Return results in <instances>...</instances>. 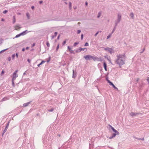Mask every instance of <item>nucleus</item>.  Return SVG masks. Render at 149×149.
<instances>
[{
  "label": "nucleus",
  "mask_w": 149,
  "mask_h": 149,
  "mask_svg": "<svg viewBox=\"0 0 149 149\" xmlns=\"http://www.w3.org/2000/svg\"><path fill=\"white\" fill-rule=\"evenodd\" d=\"M8 10H4V11H3V14H6L8 12Z\"/></svg>",
  "instance_id": "obj_38"
},
{
  "label": "nucleus",
  "mask_w": 149,
  "mask_h": 149,
  "mask_svg": "<svg viewBox=\"0 0 149 149\" xmlns=\"http://www.w3.org/2000/svg\"><path fill=\"white\" fill-rule=\"evenodd\" d=\"M45 62V61L44 60H42L41 62L38 64L37 65V66L38 67H39L43 63H44Z\"/></svg>",
  "instance_id": "obj_15"
},
{
  "label": "nucleus",
  "mask_w": 149,
  "mask_h": 149,
  "mask_svg": "<svg viewBox=\"0 0 149 149\" xmlns=\"http://www.w3.org/2000/svg\"><path fill=\"white\" fill-rule=\"evenodd\" d=\"M112 33H110L109 35L108 36H107V39H109L111 36V35H112Z\"/></svg>",
  "instance_id": "obj_31"
},
{
  "label": "nucleus",
  "mask_w": 149,
  "mask_h": 149,
  "mask_svg": "<svg viewBox=\"0 0 149 149\" xmlns=\"http://www.w3.org/2000/svg\"><path fill=\"white\" fill-rule=\"evenodd\" d=\"M101 13L100 12H99L98 13V15H97V18H99L100 17V15H101Z\"/></svg>",
  "instance_id": "obj_28"
},
{
  "label": "nucleus",
  "mask_w": 149,
  "mask_h": 149,
  "mask_svg": "<svg viewBox=\"0 0 149 149\" xmlns=\"http://www.w3.org/2000/svg\"><path fill=\"white\" fill-rule=\"evenodd\" d=\"M7 129H8V128H6V127L5 128V129H4V130H3V132L2 133V135H3L4 133L6 131Z\"/></svg>",
  "instance_id": "obj_27"
},
{
  "label": "nucleus",
  "mask_w": 149,
  "mask_h": 149,
  "mask_svg": "<svg viewBox=\"0 0 149 149\" xmlns=\"http://www.w3.org/2000/svg\"><path fill=\"white\" fill-rule=\"evenodd\" d=\"M15 56L17 58L18 57V54L17 53H16L15 54Z\"/></svg>",
  "instance_id": "obj_50"
},
{
  "label": "nucleus",
  "mask_w": 149,
  "mask_h": 149,
  "mask_svg": "<svg viewBox=\"0 0 149 149\" xmlns=\"http://www.w3.org/2000/svg\"><path fill=\"white\" fill-rule=\"evenodd\" d=\"M46 45L47 47H50V44L48 41H47L46 42Z\"/></svg>",
  "instance_id": "obj_32"
},
{
  "label": "nucleus",
  "mask_w": 149,
  "mask_h": 149,
  "mask_svg": "<svg viewBox=\"0 0 149 149\" xmlns=\"http://www.w3.org/2000/svg\"><path fill=\"white\" fill-rule=\"evenodd\" d=\"M32 102V101H30L27 103H24L23 105V106L24 107H26L29 105V104H31V103Z\"/></svg>",
  "instance_id": "obj_10"
},
{
  "label": "nucleus",
  "mask_w": 149,
  "mask_h": 149,
  "mask_svg": "<svg viewBox=\"0 0 149 149\" xmlns=\"http://www.w3.org/2000/svg\"><path fill=\"white\" fill-rule=\"evenodd\" d=\"M88 45H89L88 43V42H86L85 43V44H84V46H88Z\"/></svg>",
  "instance_id": "obj_39"
},
{
  "label": "nucleus",
  "mask_w": 149,
  "mask_h": 149,
  "mask_svg": "<svg viewBox=\"0 0 149 149\" xmlns=\"http://www.w3.org/2000/svg\"><path fill=\"white\" fill-rule=\"evenodd\" d=\"M103 67L104 68L107 67V64L105 62H104L103 63Z\"/></svg>",
  "instance_id": "obj_30"
},
{
  "label": "nucleus",
  "mask_w": 149,
  "mask_h": 149,
  "mask_svg": "<svg viewBox=\"0 0 149 149\" xmlns=\"http://www.w3.org/2000/svg\"><path fill=\"white\" fill-rule=\"evenodd\" d=\"M109 84L110 85L112 86L113 85V84L112 82L111 81L109 83Z\"/></svg>",
  "instance_id": "obj_51"
},
{
  "label": "nucleus",
  "mask_w": 149,
  "mask_h": 149,
  "mask_svg": "<svg viewBox=\"0 0 149 149\" xmlns=\"http://www.w3.org/2000/svg\"><path fill=\"white\" fill-rule=\"evenodd\" d=\"M120 134L119 132H117V133L114 132V133H113L111 135V136L109 137V139H112L113 138L115 137L116 135H119Z\"/></svg>",
  "instance_id": "obj_6"
},
{
  "label": "nucleus",
  "mask_w": 149,
  "mask_h": 149,
  "mask_svg": "<svg viewBox=\"0 0 149 149\" xmlns=\"http://www.w3.org/2000/svg\"><path fill=\"white\" fill-rule=\"evenodd\" d=\"M104 58H106L108 61H111V60L109 59L107 56H104Z\"/></svg>",
  "instance_id": "obj_35"
},
{
  "label": "nucleus",
  "mask_w": 149,
  "mask_h": 149,
  "mask_svg": "<svg viewBox=\"0 0 149 149\" xmlns=\"http://www.w3.org/2000/svg\"><path fill=\"white\" fill-rule=\"evenodd\" d=\"M92 59L94 61H102V59L101 58H98L96 56H92Z\"/></svg>",
  "instance_id": "obj_4"
},
{
  "label": "nucleus",
  "mask_w": 149,
  "mask_h": 149,
  "mask_svg": "<svg viewBox=\"0 0 149 149\" xmlns=\"http://www.w3.org/2000/svg\"><path fill=\"white\" fill-rule=\"evenodd\" d=\"M18 72L17 70H16L15 72H14L13 73H14V74H17V72Z\"/></svg>",
  "instance_id": "obj_60"
},
{
  "label": "nucleus",
  "mask_w": 149,
  "mask_h": 149,
  "mask_svg": "<svg viewBox=\"0 0 149 149\" xmlns=\"http://www.w3.org/2000/svg\"><path fill=\"white\" fill-rule=\"evenodd\" d=\"M99 32L98 31H97V32L95 33V34L94 35V36H96L98 34V33H99Z\"/></svg>",
  "instance_id": "obj_49"
},
{
  "label": "nucleus",
  "mask_w": 149,
  "mask_h": 149,
  "mask_svg": "<svg viewBox=\"0 0 149 149\" xmlns=\"http://www.w3.org/2000/svg\"><path fill=\"white\" fill-rule=\"evenodd\" d=\"M25 48H23L22 49V52H24L25 50Z\"/></svg>",
  "instance_id": "obj_57"
},
{
  "label": "nucleus",
  "mask_w": 149,
  "mask_h": 149,
  "mask_svg": "<svg viewBox=\"0 0 149 149\" xmlns=\"http://www.w3.org/2000/svg\"><path fill=\"white\" fill-rule=\"evenodd\" d=\"M35 45H36V44L35 43H33V44L31 46V47H34L35 46Z\"/></svg>",
  "instance_id": "obj_47"
},
{
  "label": "nucleus",
  "mask_w": 149,
  "mask_h": 149,
  "mask_svg": "<svg viewBox=\"0 0 149 149\" xmlns=\"http://www.w3.org/2000/svg\"><path fill=\"white\" fill-rule=\"evenodd\" d=\"M34 6H32L31 7V8L32 10H33L34 9Z\"/></svg>",
  "instance_id": "obj_58"
},
{
  "label": "nucleus",
  "mask_w": 149,
  "mask_h": 149,
  "mask_svg": "<svg viewBox=\"0 0 149 149\" xmlns=\"http://www.w3.org/2000/svg\"><path fill=\"white\" fill-rule=\"evenodd\" d=\"M116 28L115 27H114L113 29V30L112 31L111 33L112 34L115 31V30H116Z\"/></svg>",
  "instance_id": "obj_36"
},
{
  "label": "nucleus",
  "mask_w": 149,
  "mask_h": 149,
  "mask_svg": "<svg viewBox=\"0 0 149 149\" xmlns=\"http://www.w3.org/2000/svg\"><path fill=\"white\" fill-rule=\"evenodd\" d=\"M72 7V3L70 2H69V8H71Z\"/></svg>",
  "instance_id": "obj_45"
},
{
  "label": "nucleus",
  "mask_w": 149,
  "mask_h": 149,
  "mask_svg": "<svg viewBox=\"0 0 149 149\" xmlns=\"http://www.w3.org/2000/svg\"><path fill=\"white\" fill-rule=\"evenodd\" d=\"M70 54H75V53L74 52V51H73V50H71L70 51Z\"/></svg>",
  "instance_id": "obj_43"
},
{
  "label": "nucleus",
  "mask_w": 149,
  "mask_h": 149,
  "mask_svg": "<svg viewBox=\"0 0 149 149\" xmlns=\"http://www.w3.org/2000/svg\"><path fill=\"white\" fill-rule=\"evenodd\" d=\"M47 136L46 135H44L42 137V140L43 143H45L46 141V140L47 138Z\"/></svg>",
  "instance_id": "obj_12"
},
{
  "label": "nucleus",
  "mask_w": 149,
  "mask_h": 149,
  "mask_svg": "<svg viewBox=\"0 0 149 149\" xmlns=\"http://www.w3.org/2000/svg\"><path fill=\"white\" fill-rule=\"evenodd\" d=\"M27 61L29 63H30L31 62V60L29 59H28Z\"/></svg>",
  "instance_id": "obj_56"
},
{
  "label": "nucleus",
  "mask_w": 149,
  "mask_h": 149,
  "mask_svg": "<svg viewBox=\"0 0 149 149\" xmlns=\"http://www.w3.org/2000/svg\"><path fill=\"white\" fill-rule=\"evenodd\" d=\"M147 81L148 82V83L149 84V77H148L147 79Z\"/></svg>",
  "instance_id": "obj_59"
},
{
  "label": "nucleus",
  "mask_w": 149,
  "mask_h": 149,
  "mask_svg": "<svg viewBox=\"0 0 149 149\" xmlns=\"http://www.w3.org/2000/svg\"><path fill=\"white\" fill-rule=\"evenodd\" d=\"M60 35H59L58 36V37H57V39H58H58H59V38H60Z\"/></svg>",
  "instance_id": "obj_62"
},
{
  "label": "nucleus",
  "mask_w": 149,
  "mask_h": 149,
  "mask_svg": "<svg viewBox=\"0 0 149 149\" xmlns=\"http://www.w3.org/2000/svg\"><path fill=\"white\" fill-rule=\"evenodd\" d=\"M15 80L12 79V84L13 87H14L15 86V83L14 82V80Z\"/></svg>",
  "instance_id": "obj_23"
},
{
  "label": "nucleus",
  "mask_w": 149,
  "mask_h": 149,
  "mask_svg": "<svg viewBox=\"0 0 149 149\" xmlns=\"http://www.w3.org/2000/svg\"><path fill=\"white\" fill-rule=\"evenodd\" d=\"M145 50V48H144L143 49V50H142V51H141V52H140V53H143L144 52V51Z\"/></svg>",
  "instance_id": "obj_53"
},
{
  "label": "nucleus",
  "mask_w": 149,
  "mask_h": 149,
  "mask_svg": "<svg viewBox=\"0 0 149 149\" xmlns=\"http://www.w3.org/2000/svg\"><path fill=\"white\" fill-rule=\"evenodd\" d=\"M57 33V32H55L54 33V35L51 36V39H53L56 36Z\"/></svg>",
  "instance_id": "obj_14"
},
{
  "label": "nucleus",
  "mask_w": 149,
  "mask_h": 149,
  "mask_svg": "<svg viewBox=\"0 0 149 149\" xmlns=\"http://www.w3.org/2000/svg\"><path fill=\"white\" fill-rule=\"evenodd\" d=\"M8 99H9L7 97H4L3 98L2 101H6V100H8Z\"/></svg>",
  "instance_id": "obj_22"
},
{
  "label": "nucleus",
  "mask_w": 149,
  "mask_h": 149,
  "mask_svg": "<svg viewBox=\"0 0 149 149\" xmlns=\"http://www.w3.org/2000/svg\"><path fill=\"white\" fill-rule=\"evenodd\" d=\"M68 49L69 50V51L70 52L71 50V48L69 46H68Z\"/></svg>",
  "instance_id": "obj_40"
},
{
  "label": "nucleus",
  "mask_w": 149,
  "mask_h": 149,
  "mask_svg": "<svg viewBox=\"0 0 149 149\" xmlns=\"http://www.w3.org/2000/svg\"><path fill=\"white\" fill-rule=\"evenodd\" d=\"M66 43V41L65 40L62 43V45H64Z\"/></svg>",
  "instance_id": "obj_46"
},
{
  "label": "nucleus",
  "mask_w": 149,
  "mask_h": 149,
  "mask_svg": "<svg viewBox=\"0 0 149 149\" xmlns=\"http://www.w3.org/2000/svg\"><path fill=\"white\" fill-rule=\"evenodd\" d=\"M29 48V47H26V48L25 49L26 50H28Z\"/></svg>",
  "instance_id": "obj_61"
},
{
  "label": "nucleus",
  "mask_w": 149,
  "mask_h": 149,
  "mask_svg": "<svg viewBox=\"0 0 149 149\" xmlns=\"http://www.w3.org/2000/svg\"><path fill=\"white\" fill-rule=\"evenodd\" d=\"M54 110V108H52L51 109H48L47 110V111H49V112H52V111H53Z\"/></svg>",
  "instance_id": "obj_24"
},
{
  "label": "nucleus",
  "mask_w": 149,
  "mask_h": 149,
  "mask_svg": "<svg viewBox=\"0 0 149 149\" xmlns=\"http://www.w3.org/2000/svg\"><path fill=\"white\" fill-rule=\"evenodd\" d=\"M28 32H29L27 30H25L23 31V32H21V33L17 35L16 36L13 38V39H14L16 38H18L21 36H24V35H25L26 33H28Z\"/></svg>",
  "instance_id": "obj_2"
},
{
  "label": "nucleus",
  "mask_w": 149,
  "mask_h": 149,
  "mask_svg": "<svg viewBox=\"0 0 149 149\" xmlns=\"http://www.w3.org/2000/svg\"><path fill=\"white\" fill-rule=\"evenodd\" d=\"M26 15L28 19H30V15L29 13H26Z\"/></svg>",
  "instance_id": "obj_21"
},
{
  "label": "nucleus",
  "mask_w": 149,
  "mask_h": 149,
  "mask_svg": "<svg viewBox=\"0 0 149 149\" xmlns=\"http://www.w3.org/2000/svg\"><path fill=\"white\" fill-rule=\"evenodd\" d=\"M115 26H114V27H115L116 28L117 26L118 25V23H116V22H115Z\"/></svg>",
  "instance_id": "obj_52"
},
{
  "label": "nucleus",
  "mask_w": 149,
  "mask_h": 149,
  "mask_svg": "<svg viewBox=\"0 0 149 149\" xmlns=\"http://www.w3.org/2000/svg\"><path fill=\"white\" fill-rule=\"evenodd\" d=\"M4 71L3 70L1 73V76H2L3 74H4Z\"/></svg>",
  "instance_id": "obj_37"
},
{
  "label": "nucleus",
  "mask_w": 149,
  "mask_h": 149,
  "mask_svg": "<svg viewBox=\"0 0 149 149\" xmlns=\"http://www.w3.org/2000/svg\"><path fill=\"white\" fill-rule=\"evenodd\" d=\"M11 58L10 57H9L8 58V61H10L11 60Z\"/></svg>",
  "instance_id": "obj_55"
},
{
  "label": "nucleus",
  "mask_w": 149,
  "mask_h": 149,
  "mask_svg": "<svg viewBox=\"0 0 149 149\" xmlns=\"http://www.w3.org/2000/svg\"><path fill=\"white\" fill-rule=\"evenodd\" d=\"M81 32V31L80 30H78L77 31V34L80 33Z\"/></svg>",
  "instance_id": "obj_44"
},
{
  "label": "nucleus",
  "mask_w": 149,
  "mask_h": 149,
  "mask_svg": "<svg viewBox=\"0 0 149 149\" xmlns=\"http://www.w3.org/2000/svg\"><path fill=\"white\" fill-rule=\"evenodd\" d=\"M15 22H16L15 16V15H14L13 17V24H14L15 23Z\"/></svg>",
  "instance_id": "obj_16"
},
{
  "label": "nucleus",
  "mask_w": 149,
  "mask_h": 149,
  "mask_svg": "<svg viewBox=\"0 0 149 149\" xmlns=\"http://www.w3.org/2000/svg\"><path fill=\"white\" fill-rule=\"evenodd\" d=\"M92 56L90 55H87L84 56V58L86 61L90 60L92 59Z\"/></svg>",
  "instance_id": "obj_3"
},
{
  "label": "nucleus",
  "mask_w": 149,
  "mask_h": 149,
  "mask_svg": "<svg viewBox=\"0 0 149 149\" xmlns=\"http://www.w3.org/2000/svg\"><path fill=\"white\" fill-rule=\"evenodd\" d=\"M76 76V74L74 73V71L73 70V73H72V78H75Z\"/></svg>",
  "instance_id": "obj_17"
},
{
  "label": "nucleus",
  "mask_w": 149,
  "mask_h": 149,
  "mask_svg": "<svg viewBox=\"0 0 149 149\" xmlns=\"http://www.w3.org/2000/svg\"><path fill=\"white\" fill-rule=\"evenodd\" d=\"M39 3L40 4H41L43 3V1H39Z\"/></svg>",
  "instance_id": "obj_54"
},
{
  "label": "nucleus",
  "mask_w": 149,
  "mask_h": 149,
  "mask_svg": "<svg viewBox=\"0 0 149 149\" xmlns=\"http://www.w3.org/2000/svg\"><path fill=\"white\" fill-rule=\"evenodd\" d=\"M85 4L86 6H87L88 5V3H87V2H85Z\"/></svg>",
  "instance_id": "obj_64"
},
{
  "label": "nucleus",
  "mask_w": 149,
  "mask_h": 149,
  "mask_svg": "<svg viewBox=\"0 0 149 149\" xmlns=\"http://www.w3.org/2000/svg\"><path fill=\"white\" fill-rule=\"evenodd\" d=\"M82 50L85 52H86L87 51V49L86 48H83L81 47H80L79 49L76 50L75 52L76 53H79L81 52V50Z\"/></svg>",
  "instance_id": "obj_5"
},
{
  "label": "nucleus",
  "mask_w": 149,
  "mask_h": 149,
  "mask_svg": "<svg viewBox=\"0 0 149 149\" xmlns=\"http://www.w3.org/2000/svg\"><path fill=\"white\" fill-rule=\"evenodd\" d=\"M104 49L105 51H107L108 52L111 54L113 52V50L112 48L107 47V48H104Z\"/></svg>",
  "instance_id": "obj_7"
},
{
  "label": "nucleus",
  "mask_w": 149,
  "mask_h": 149,
  "mask_svg": "<svg viewBox=\"0 0 149 149\" xmlns=\"http://www.w3.org/2000/svg\"><path fill=\"white\" fill-rule=\"evenodd\" d=\"M59 44H58L57 45V46L56 49V52H57L58 51V49L59 48Z\"/></svg>",
  "instance_id": "obj_33"
},
{
  "label": "nucleus",
  "mask_w": 149,
  "mask_h": 149,
  "mask_svg": "<svg viewBox=\"0 0 149 149\" xmlns=\"http://www.w3.org/2000/svg\"><path fill=\"white\" fill-rule=\"evenodd\" d=\"M10 121V120H9L7 122L6 125V126L5 127L6 128H8V127L9 126Z\"/></svg>",
  "instance_id": "obj_19"
},
{
  "label": "nucleus",
  "mask_w": 149,
  "mask_h": 149,
  "mask_svg": "<svg viewBox=\"0 0 149 149\" xmlns=\"http://www.w3.org/2000/svg\"><path fill=\"white\" fill-rule=\"evenodd\" d=\"M121 15L118 14L117 19L115 21V22L118 24L119 23L121 19Z\"/></svg>",
  "instance_id": "obj_8"
},
{
  "label": "nucleus",
  "mask_w": 149,
  "mask_h": 149,
  "mask_svg": "<svg viewBox=\"0 0 149 149\" xmlns=\"http://www.w3.org/2000/svg\"><path fill=\"white\" fill-rule=\"evenodd\" d=\"M104 69L106 71H107V67H104Z\"/></svg>",
  "instance_id": "obj_63"
},
{
  "label": "nucleus",
  "mask_w": 149,
  "mask_h": 149,
  "mask_svg": "<svg viewBox=\"0 0 149 149\" xmlns=\"http://www.w3.org/2000/svg\"><path fill=\"white\" fill-rule=\"evenodd\" d=\"M17 77L18 74H14V73H13L12 79L15 80L16 77Z\"/></svg>",
  "instance_id": "obj_13"
},
{
  "label": "nucleus",
  "mask_w": 149,
  "mask_h": 149,
  "mask_svg": "<svg viewBox=\"0 0 149 149\" xmlns=\"http://www.w3.org/2000/svg\"><path fill=\"white\" fill-rule=\"evenodd\" d=\"M15 28L16 30H17L18 29H20L21 28L19 26L16 25L15 26Z\"/></svg>",
  "instance_id": "obj_29"
},
{
  "label": "nucleus",
  "mask_w": 149,
  "mask_h": 149,
  "mask_svg": "<svg viewBox=\"0 0 149 149\" xmlns=\"http://www.w3.org/2000/svg\"><path fill=\"white\" fill-rule=\"evenodd\" d=\"M51 59V57L50 56H49L48 58V59L47 61V63H49V61H50V60Z\"/></svg>",
  "instance_id": "obj_34"
},
{
  "label": "nucleus",
  "mask_w": 149,
  "mask_h": 149,
  "mask_svg": "<svg viewBox=\"0 0 149 149\" xmlns=\"http://www.w3.org/2000/svg\"><path fill=\"white\" fill-rule=\"evenodd\" d=\"M84 35L83 34H81V40H82L83 38Z\"/></svg>",
  "instance_id": "obj_42"
},
{
  "label": "nucleus",
  "mask_w": 149,
  "mask_h": 149,
  "mask_svg": "<svg viewBox=\"0 0 149 149\" xmlns=\"http://www.w3.org/2000/svg\"><path fill=\"white\" fill-rule=\"evenodd\" d=\"M79 44V42H76L74 43L73 44V46L75 47L77 45H78Z\"/></svg>",
  "instance_id": "obj_26"
},
{
  "label": "nucleus",
  "mask_w": 149,
  "mask_h": 149,
  "mask_svg": "<svg viewBox=\"0 0 149 149\" xmlns=\"http://www.w3.org/2000/svg\"><path fill=\"white\" fill-rule=\"evenodd\" d=\"M138 140H141L142 141H144V138H139Z\"/></svg>",
  "instance_id": "obj_48"
},
{
  "label": "nucleus",
  "mask_w": 149,
  "mask_h": 149,
  "mask_svg": "<svg viewBox=\"0 0 149 149\" xmlns=\"http://www.w3.org/2000/svg\"><path fill=\"white\" fill-rule=\"evenodd\" d=\"M130 16L131 17L132 19H133L134 18V14L133 13H131L130 14Z\"/></svg>",
  "instance_id": "obj_18"
},
{
  "label": "nucleus",
  "mask_w": 149,
  "mask_h": 149,
  "mask_svg": "<svg viewBox=\"0 0 149 149\" xmlns=\"http://www.w3.org/2000/svg\"><path fill=\"white\" fill-rule=\"evenodd\" d=\"M109 128H110L111 130L114 132H116L117 133L118 131L115 130L113 127L112 126H111V125H109Z\"/></svg>",
  "instance_id": "obj_9"
},
{
  "label": "nucleus",
  "mask_w": 149,
  "mask_h": 149,
  "mask_svg": "<svg viewBox=\"0 0 149 149\" xmlns=\"http://www.w3.org/2000/svg\"><path fill=\"white\" fill-rule=\"evenodd\" d=\"M112 86V87L114 88L116 90H118V88L116 87V86H115L114 85V84H113V85Z\"/></svg>",
  "instance_id": "obj_25"
},
{
  "label": "nucleus",
  "mask_w": 149,
  "mask_h": 149,
  "mask_svg": "<svg viewBox=\"0 0 149 149\" xmlns=\"http://www.w3.org/2000/svg\"><path fill=\"white\" fill-rule=\"evenodd\" d=\"M8 49V48H7L6 49H4L1 50V51H0V54L3 52H4L6 51Z\"/></svg>",
  "instance_id": "obj_20"
},
{
  "label": "nucleus",
  "mask_w": 149,
  "mask_h": 149,
  "mask_svg": "<svg viewBox=\"0 0 149 149\" xmlns=\"http://www.w3.org/2000/svg\"><path fill=\"white\" fill-rule=\"evenodd\" d=\"M139 114V113L131 112L130 114L132 116L134 117L137 116Z\"/></svg>",
  "instance_id": "obj_11"
},
{
  "label": "nucleus",
  "mask_w": 149,
  "mask_h": 149,
  "mask_svg": "<svg viewBox=\"0 0 149 149\" xmlns=\"http://www.w3.org/2000/svg\"><path fill=\"white\" fill-rule=\"evenodd\" d=\"M15 54H13L12 55V57L13 59H14L15 57Z\"/></svg>",
  "instance_id": "obj_41"
},
{
  "label": "nucleus",
  "mask_w": 149,
  "mask_h": 149,
  "mask_svg": "<svg viewBox=\"0 0 149 149\" xmlns=\"http://www.w3.org/2000/svg\"><path fill=\"white\" fill-rule=\"evenodd\" d=\"M117 58L116 61V63L119 65V68H121V66L125 64V54H119L117 56Z\"/></svg>",
  "instance_id": "obj_1"
}]
</instances>
